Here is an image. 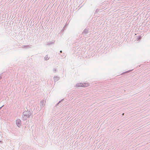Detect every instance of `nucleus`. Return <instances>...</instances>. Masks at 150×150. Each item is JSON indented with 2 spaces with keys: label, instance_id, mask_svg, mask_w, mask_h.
<instances>
[{
  "label": "nucleus",
  "instance_id": "obj_17",
  "mask_svg": "<svg viewBox=\"0 0 150 150\" xmlns=\"http://www.w3.org/2000/svg\"><path fill=\"white\" fill-rule=\"evenodd\" d=\"M124 113H123L122 114V115H124Z\"/></svg>",
  "mask_w": 150,
  "mask_h": 150
},
{
  "label": "nucleus",
  "instance_id": "obj_7",
  "mask_svg": "<svg viewBox=\"0 0 150 150\" xmlns=\"http://www.w3.org/2000/svg\"><path fill=\"white\" fill-rule=\"evenodd\" d=\"M44 59L45 60H47L49 59V58L48 57V55H46L44 58Z\"/></svg>",
  "mask_w": 150,
  "mask_h": 150
},
{
  "label": "nucleus",
  "instance_id": "obj_10",
  "mask_svg": "<svg viewBox=\"0 0 150 150\" xmlns=\"http://www.w3.org/2000/svg\"><path fill=\"white\" fill-rule=\"evenodd\" d=\"M141 39V36H140L138 38V40H140Z\"/></svg>",
  "mask_w": 150,
  "mask_h": 150
},
{
  "label": "nucleus",
  "instance_id": "obj_8",
  "mask_svg": "<svg viewBox=\"0 0 150 150\" xmlns=\"http://www.w3.org/2000/svg\"><path fill=\"white\" fill-rule=\"evenodd\" d=\"M31 48V47L30 45H25V49H29Z\"/></svg>",
  "mask_w": 150,
  "mask_h": 150
},
{
  "label": "nucleus",
  "instance_id": "obj_9",
  "mask_svg": "<svg viewBox=\"0 0 150 150\" xmlns=\"http://www.w3.org/2000/svg\"><path fill=\"white\" fill-rule=\"evenodd\" d=\"M54 42H49L47 44V45H51L52 44H54Z\"/></svg>",
  "mask_w": 150,
  "mask_h": 150
},
{
  "label": "nucleus",
  "instance_id": "obj_16",
  "mask_svg": "<svg viewBox=\"0 0 150 150\" xmlns=\"http://www.w3.org/2000/svg\"><path fill=\"white\" fill-rule=\"evenodd\" d=\"M62 50H61V51H60V53H62Z\"/></svg>",
  "mask_w": 150,
  "mask_h": 150
},
{
  "label": "nucleus",
  "instance_id": "obj_11",
  "mask_svg": "<svg viewBox=\"0 0 150 150\" xmlns=\"http://www.w3.org/2000/svg\"><path fill=\"white\" fill-rule=\"evenodd\" d=\"M21 47L23 48H25V45H23Z\"/></svg>",
  "mask_w": 150,
  "mask_h": 150
},
{
  "label": "nucleus",
  "instance_id": "obj_13",
  "mask_svg": "<svg viewBox=\"0 0 150 150\" xmlns=\"http://www.w3.org/2000/svg\"><path fill=\"white\" fill-rule=\"evenodd\" d=\"M63 100H64V99H63L61 101H59V102L57 104V105H58V104H59L61 101H62Z\"/></svg>",
  "mask_w": 150,
  "mask_h": 150
},
{
  "label": "nucleus",
  "instance_id": "obj_4",
  "mask_svg": "<svg viewBox=\"0 0 150 150\" xmlns=\"http://www.w3.org/2000/svg\"><path fill=\"white\" fill-rule=\"evenodd\" d=\"M60 79L59 77L57 76H55L54 77V82H56L58 81Z\"/></svg>",
  "mask_w": 150,
  "mask_h": 150
},
{
  "label": "nucleus",
  "instance_id": "obj_12",
  "mask_svg": "<svg viewBox=\"0 0 150 150\" xmlns=\"http://www.w3.org/2000/svg\"><path fill=\"white\" fill-rule=\"evenodd\" d=\"M53 72H56V69H53Z\"/></svg>",
  "mask_w": 150,
  "mask_h": 150
},
{
  "label": "nucleus",
  "instance_id": "obj_5",
  "mask_svg": "<svg viewBox=\"0 0 150 150\" xmlns=\"http://www.w3.org/2000/svg\"><path fill=\"white\" fill-rule=\"evenodd\" d=\"M88 30L87 29H85L83 31V32H82V33L83 34H86L87 33H88Z\"/></svg>",
  "mask_w": 150,
  "mask_h": 150
},
{
  "label": "nucleus",
  "instance_id": "obj_15",
  "mask_svg": "<svg viewBox=\"0 0 150 150\" xmlns=\"http://www.w3.org/2000/svg\"><path fill=\"white\" fill-rule=\"evenodd\" d=\"M4 105H3L1 107H0V110L1 109V108H2V107Z\"/></svg>",
  "mask_w": 150,
  "mask_h": 150
},
{
  "label": "nucleus",
  "instance_id": "obj_3",
  "mask_svg": "<svg viewBox=\"0 0 150 150\" xmlns=\"http://www.w3.org/2000/svg\"><path fill=\"white\" fill-rule=\"evenodd\" d=\"M16 123L17 126L20 127L21 125V121L20 119H18L16 121Z\"/></svg>",
  "mask_w": 150,
  "mask_h": 150
},
{
  "label": "nucleus",
  "instance_id": "obj_1",
  "mask_svg": "<svg viewBox=\"0 0 150 150\" xmlns=\"http://www.w3.org/2000/svg\"><path fill=\"white\" fill-rule=\"evenodd\" d=\"M31 112L30 111L28 110L27 111H24L23 113V120H25L27 118L29 117L31 115Z\"/></svg>",
  "mask_w": 150,
  "mask_h": 150
},
{
  "label": "nucleus",
  "instance_id": "obj_6",
  "mask_svg": "<svg viewBox=\"0 0 150 150\" xmlns=\"http://www.w3.org/2000/svg\"><path fill=\"white\" fill-rule=\"evenodd\" d=\"M44 101H41V107H44Z\"/></svg>",
  "mask_w": 150,
  "mask_h": 150
},
{
  "label": "nucleus",
  "instance_id": "obj_2",
  "mask_svg": "<svg viewBox=\"0 0 150 150\" xmlns=\"http://www.w3.org/2000/svg\"><path fill=\"white\" fill-rule=\"evenodd\" d=\"M89 84L88 83H84L83 84L82 83H78L76 85V86L77 87H86L88 86H89Z\"/></svg>",
  "mask_w": 150,
  "mask_h": 150
},
{
  "label": "nucleus",
  "instance_id": "obj_14",
  "mask_svg": "<svg viewBox=\"0 0 150 150\" xmlns=\"http://www.w3.org/2000/svg\"><path fill=\"white\" fill-rule=\"evenodd\" d=\"M1 78H2L1 76V75H0V80L1 79Z\"/></svg>",
  "mask_w": 150,
  "mask_h": 150
}]
</instances>
